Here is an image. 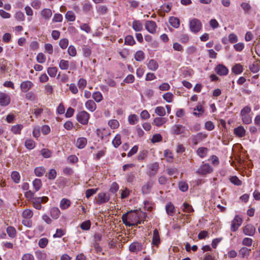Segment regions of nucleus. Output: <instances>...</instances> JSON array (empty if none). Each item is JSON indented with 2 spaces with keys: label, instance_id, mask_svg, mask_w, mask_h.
I'll use <instances>...</instances> for the list:
<instances>
[{
  "label": "nucleus",
  "instance_id": "a19ab883",
  "mask_svg": "<svg viewBox=\"0 0 260 260\" xmlns=\"http://www.w3.org/2000/svg\"><path fill=\"white\" fill-rule=\"evenodd\" d=\"M33 186L35 190V192L38 191L42 186V182L40 179H36L34 180Z\"/></svg>",
  "mask_w": 260,
  "mask_h": 260
},
{
  "label": "nucleus",
  "instance_id": "4468645a",
  "mask_svg": "<svg viewBox=\"0 0 260 260\" xmlns=\"http://www.w3.org/2000/svg\"><path fill=\"white\" fill-rule=\"evenodd\" d=\"M215 71L220 76H224L228 74L229 70L226 67L222 64H218L215 68Z\"/></svg>",
  "mask_w": 260,
  "mask_h": 260
},
{
  "label": "nucleus",
  "instance_id": "bb28decb",
  "mask_svg": "<svg viewBox=\"0 0 260 260\" xmlns=\"http://www.w3.org/2000/svg\"><path fill=\"white\" fill-rule=\"evenodd\" d=\"M71 205V202L67 199H62L60 203V208L62 210L68 209Z\"/></svg>",
  "mask_w": 260,
  "mask_h": 260
},
{
  "label": "nucleus",
  "instance_id": "6ab92c4d",
  "mask_svg": "<svg viewBox=\"0 0 260 260\" xmlns=\"http://www.w3.org/2000/svg\"><path fill=\"white\" fill-rule=\"evenodd\" d=\"M142 245L138 242H133L129 247V250L131 252H137L142 249Z\"/></svg>",
  "mask_w": 260,
  "mask_h": 260
},
{
  "label": "nucleus",
  "instance_id": "ea45409f",
  "mask_svg": "<svg viewBox=\"0 0 260 260\" xmlns=\"http://www.w3.org/2000/svg\"><path fill=\"white\" fill-rule=\"evenodd\" d=\"M121 144V136L119 134H117L113 140L112 144L114 147L117 148Z\"/></svg>",
  "mask_w": 260,
  "mask_h": 260
},
{
  "label": "nucleus",
  "instance_id": "5701e85b",
  "mask_svg": "<svg viewBox=\"0 0 260 260\" xmlns=\"http://www.w3.org/2000/svg\"><path fill=\"white\" fill-rule=\"evenodd\" d=\"M148 68L151 71H155L158 68L157 62L154 59H150L147 64Z\"/></svg>",
  "mask_w": 260,
  "mask_h": 260
},
{
  "label": "nucleus",
  "instance_id": "39448f33",
  "mask_svg": "<svg viewBox=\"0 0 260 260\" xmlns=\"http://www.w3.org/2000/svg\"><path fill=\"white\" fill-rule=\"evenodd\" d=\"M89 118V114L85 111H82L77 115V119L79 122L82 124H86L88 123Z\"/></svg>",
  "mask_w": 260,
  "mask_h": 260
},
{
  "label": "nucleus",
  "instance_id": "aec40b11",
  "mask_svg": "<svg viewBox=\"0 0 260 260\" xmlns=\"http://www.w3.org/2000/svg\"><path fill=\"white\" fill-rule=\"evenodd\" d=\"M160 243V238L158 231L157 229L153 231L152 244L154 246H158Z\"/></svg>",
  "mask_w": 260,
  "mask_h": 260
},
{
  "label": "nucleus",
  "instance_id": "c9c22d12",
  "mask_svg": "<svg viewBox=\"0 0 260 260\" xmlns=\"http://www.w3.org/2000/svg\"><path fill=\"white\" fill-rule=\"evenodd\" d=\"M135 58L138 61H143L145 58L144 53L141 50L138 51L135 54Z\"/></svg>",
  "mask_w": 260,
  "mask_h": 260
},
{
  "label": "nucleus",
  "instance_id": "20e7f679",
  "mask_svg": "<svg viewBox=\"0 0 260 260\" xmlns=\"http://www.w3.org/2000/svg\"><path fill=\"white\" fill-rule=\"evenodd\" d=\"M201 22L197 18H193L189 22V28L192 32H198L202 28Z\"/></svg>",
  "mask_w": 260,
  "mask_h": 260
},
{
  "label": "nucleus",
  "instance_id": "393cba45",
  "mask_svg": "<svg viewBox=\"0 0 260 260\" xmlns=\"http://www.w3.org/2000/svg\"><path fill=\"white\" fill-rule=\"evenodd\" d=\"M85 107L91 112H93L96 109V104L91 100H89L86 102Z\"/></svg>",
  "mask_w": 260,
  "mask_h": 260
},
{
  "label": "nucleus",
  "instance_id": "6e6d98bb",
  "mask_svg": "<svg viewBox=\"0 0 260 260\" xmlns=\"http://www.w3.org/2000/svg\"><path fill=\"white\" fill-rule=\"evenodd\" d=\"M11 178L15 183H18L20 181V176L18 172L14 171L12 173Z\"/></svg>",
  "mask_w": 260,
  "mask_h": 260
},
{
  "label": "nucleus",
  "instance_id": "72a5a7b5",
  "mask_svg": "<svg viewBox=\"0 0 260 260\" xmlns=\"http://www.w3.org/2000/svg\"><path fill=\"white\" fill-rule=\"evenodd\" d=\"M133 28L136 31H140L143 29V24L140 21H134L133 22Z\"/></svg>",
  "mask_w": 260,
  "mask_h": 260
},
{
  "label": "nucleus",
  "instance_id": "7ed1b4c3",
  "mask_svg": "<svg viewBox=\"0 0 260 260\" xmlns=\"http://www.w3.org/2000/svg\"><path fill=\"white\" fill-rule=\"evenodd\" d=\"M213 168L207 163L203 164L200 166L196 173L200 175L205 176L213 172Z\"/></svg>",
  "mask_w": 260,
  "mask_h": 260
},
{
  "label": "nucleus",
  "instance_id": "6e6552de",
  "mask_svg": "<svg viewBox=\"0 0 260 260\" xmlns=\"http://www.w3.org/2000/svg\"><path fill=\"white\" fill-rule=\"evenodd\" d=\"M146 30L151 34H154L156 32L157 25L153 21H146L145 24Z\"/></svg>",
  "mask_w": 260,
  "mask_h": 260
},
{
  "label": "nucleus",
  "instance_id": "5fc2aeb1",
  "mask_svg": "<svg viewBox=\"0 0 260 260\" xmlns=\"http://www.w3.org/2000/svg\"><path fill=\"white\" fill-rule=\"evenodd\" d=\"M108 125L111 128L115 129L118 127L119 126V123L117 120L113 119L108 122Z\"/></svg>",
  "mask_w": 260,
  "mask_h": 260
},
{
  "label": "nucleus",
  "instance_id": "3c124183",
  "mask_svg": "<svg viewBox=\"0 0 260 260\" xmlns=\"http://www.w3.org/2000/svg\"><path fill=\"white\" fill-rule=\"evenodd\" d=\"M33 215V212L31 210L26 209L24 210L22 213V216L26 219L30 218Z\"/></svg>",
  "mask_w": 260,
  "mask_h": 260
},
{
  "label": "nucleus",
  "instance_id": "de8ad7c7",
  "mask_svg": "<svg viewBox=\"0 0 260 260\" xmlns=\"http://www.w3.org/2000/svg\"><path fill=\"white\" fill-rule=\"evenodd\" d=\"M155 113L159 116H164L166 114V111L164 107L159 106L155 108Z\"/></svg>",
  "mask_w": 260,
  "mask_h": 260
},
{
  "label": "nucleus",
  "instance_id": "8fccbe9b",
  "mask_svg": "<svg viewBox=\"0 0 260 260\" xmlns=\"http://www.w3.org/2000/svg\"><path fill=\"white\" fill-rule=\"evenodd\" d=\"M66 18L70 21H74L75 20L76 16L73 11H68L66 15Z\"/></svg>",
  "mask_w": 260,
  "mask_h": 260
},
{
  "label": "nucleus",
  "instance_id": "49530a36",
  "mask_svg": "<svg viewBox=\"0 0 260 260\" xmlns=\"http://www.w3.org/2000/svg\"><path fill=\"white\" fill-rule=\"evenodd\" d=\"M128 121L130 124L134 125L138 121V117L135 114H132L128 116Z\"/></svg>",
  "mask_w": 260,
  "mask_h": 260
},
{
  "label": "nucleus",
  "instance_id": "774afa93",
  "mask_svg": "<svg viewBox=\"0 0 260 260\" xmlns=\"http://www.w3.org/2000/svg\"><path fill=\"white\" fill-rule=\"evenodd\" d=\"M31 6L34 9L38 10L41 7V2L40 0H34L31 3Z\"/></svg>",
  "mask_w": 260,
  "mask_h": 260
},
{
  "label": "nucleus",
  "instance_id": "c03bdc74",
  "mask_svg": "<svg viewBox=\"0 0 260 260\" xmlns=\"http://www.w3.org/2000/svg\"><path fill=\"white\" fill-rule=\"evenodd\" d=\"M45 173V169L43 167H37L35 169V173L38 177L42 176Z\"/></svg>",
  "mask_w": 260,
  "mask_h": 260
},
{
  "label": "nucleus",
  "instance_id": "9d476101",
  "mask_svg": "<svg viewBox=\"0 0 260 260\" xmlns=\"http://www.w3.org/2000/svg\"><path fill=\"white\" fill-rule=\"evenodd\" d=\"M11 101L10 96L6 93L0 92V106H7Z\"/></svg>",
  "mask_w": 260,
  "mask_h": 260
},
{
  "label": "nucleus",
  "instance_id": "f704fd0d",
  "mask_svg": "<svg viewBox=\"0 0 260 260\" xmlns=\"http://www.w3.org/2000/svg\"><path fill=\"white\" fill-rule=\"evenodd\" d=\"M36 146L35 141L30 139H28L25 140V146L28 149H32Z\"/></svg>",
  "mask_w": 260,
  "mask_h": 260
},
{
  "label": "nucleus",
  "instance_id": "ddd939ff",
  "mask_svg": "<svg viewBox=\"0 0 260 260\" xmlns=\"http://www.w3.org/2000/svg\"><path fill=\"white\" fill-rule=\"evenodd\" d=\"M34 86V84L31 81H25L22 82L20 84V89L23 92H27Z\"/></svg>",
  "mask_w": 260,
  "mask_h": 260
},
{
  "label": "nucleus",
  "instance_id": "2eb2a0df",
  "mask_svg": "<svg viewBox=\"0 0 260 260\" xmlns=\"http://www.w3.org/2000/svg\"><path fill=\"white\" fill-rule=\"evenodd\" d=\"M185 130V127L180 125L176 124L172 127V133L176 135H180L184 132Z\"/></svg>",
  "mask_w": 260,
  "mask_h": 260
},
{
  "label": "nucleus",
  "instance_id": "a878e982",
  "mask_svg": "<svg viewBox=\"0 0 260 260\" xmlns=\"http://www.w3.org/2000/svg\"><path fill=\"white\" fill-rule=\"evenodd\" d=\"M153 183L151 181L147 182L145 185L142 187V191L143 193L147 194L149 193L151 187L152 186Z\"/></svg>",
  "mask_w": 260,
  "mask_h": 260
},
{
  "label": "nucleus",
  "instance_id": "f3484780",
  "mask_svg": "<svg viewBox=\"0 0 260 260\" xmlns=\"http://www.w3.org/2000/svg\"><path fill=\"white\" fill-rule=\"evenodd\" d=\"M42 17L46 20H48L52 15V12L51 9L48 8L43 9L40 13Z\"/></svg>",
  "mask_w": 260,
  "mask_h": 260
},
{
  "label": "nucleus",
  "instance_id": "052dcab7",
  "mask_svg": "<svg viewBox=\"0 0 260 260\" xmlns=\"http://www.w3.org/2000/svg\"><path fill=\"white\" fill-rule=\"evenodd\" d=\"M69 41L66 38L61 39L59 43V46L62 49H66L67 47Z\"/></svg>",
  "mask_w": 260,
  "mask_h": 260
},
{
  "label": "nucleus",
  "instance_id": "f03ea898",
  "mask_svg": "<svg viewBox=\"0 0 260 260\" xmlns=\"http://www.w3.org/2000/svg\"><path fill=\"white\" fill-rule=\"evenodd\" d=\"M251 111L250 107L245 106L240 111V116L243 123L245 124H249L252 122V117L250 115Z\"/></svg>",
  "mask_w": 260,
  "mask_h": 260
},
{
  "label": "nucleus",
  "instance_id": "864d4df0",
  "mask_svg": "<svg viewBox=\"0 0 260 260\" xmlns=\"http://www.w3.org/2000/svg\"><path fill=\"white\" fill-rule=\"evenodd\" d=\"M57 72L56 67H50L47 69V73L51 77H54Z\"/></svg>",
  "mask_w": 260,
  "mask_h": 260
},
{
  "label": "nucleus",
  "instance_id": "a211bd4d",
  "mask_svg": "<svg viewBox=\"0 0 260 260\" xmlns=\"http://www.w3.org/2000/svg\"><path fill=\"white\" fill-rule=\"evenodd\" d=\"M255 232V228L251 224L246 225L243 229V233L248 236H253Z\"/></svg>",
  "mask_w": 260,
  "mask_h": 260
},
{
  "label": "nucleus",
  "instance_id": "4be33fe9",
  "mask_svg": "<svg viewBox=\"0 0 260 260\" xmlns=\"http://www.w3.org/2000/svg\"><path fill=\"white\" fill-rule=\"evenodd\" d=\"M87 144V139L85 138L81 137L77 140L76 146L79 149H82L85 147Z\"/></svg>",
  "mask_w": 260,
  "mask_h": 260
},
{
  "label": "nucleus",
  "instance_id": "1a4fd4ad",
  "mask_svg": "<svg viewBox=\"0 0 260 260\" xmlns=\"http://www.w3.org/2000/svg\"><path fill=\"white\" fill-rule=\"evenodd\" d=\"M159 168L158 162H154L148 166V175L150 176H154L157 172Z\"/></svg>",
  "mask_w": 260,
  "mask_h": 260
},
{
  "label": "nucleus",
  "instance_id": "0eeeda50",
  "mask_svg": "<svg viewBox=\"0 0 260 260\" xmlns=\"http://www.w3.org/2000/svg\"><path fill=\"white\" fill-rule=\"evenodd\" d=\"M48 200V198L47 197H39L34 198L33 203V206L35 208L40 210L42 208L41 203H46Z\"/></svg>",
  "mask_w": 260,
  "mask_h": 260
},
{
  "label": "nucleus",
  "instance_id": "cd10ccee",
  "mask_svg": "<svg viewBox=\"0 0 260 260\" xmlns=\"http://www.w3.org/2000/svg\"><path fill=\"white\" fill-rule=\"evenodd\" d=\"M232 70L235 74L239 75L243 72V67L240 63H237L232 68Z\"/></svg>",
  "mask_w": 260,
  "mask_h": 260
},
{
  "label": "nucleus",
  "instance_id": "f8f14e48",
  "mask_svg": "<svg viewBox=\"0 0 260 260\" xmlns=\"http://www.w3.org/2000/svg\"><path fill=\"white\" fill-rule=\"evenodd\" d=\"M110 199V196L108 193L105 192H101L98 194V198L96 203L101 205L107 202Z\"/></svg>",
  "mask_w": 260,
  "mask_h": 260
},
{
  "label": "nucleus",
  "instance_id": "bf43d9fd",
  "mask_svg": "<svg viewBox=\"0 0 260 260\" xmlns=\"http://www.w3.org/2000/svg\"><path fill=\"white\" fill-rule=\"evenodd\" d=\"M48 240L47 238H43L39 240L38 245L41 248H45L48 244Z\"/></svg>",
  "mask_w": 260,
  "mask_h": 260
},
{
  "label": "nucleus",
  "instance_id": "09e8293b",
  "mask_svg": "<svg viewBox=\"0 0 260 260\" xmlns=\"http://www.w3.org/2000/svg\"><path fill=\"white\" fill-rule=\"evenodd\" d=\"M59 67L61 70H67L69 67V62L68 60L61 59L59 63Z\"/></svg>",
  "mask_w": 260,
  "mask_h": 260
},
{
  "label": "nucleus",
  "instance_id": "4c0bfd02",
  "mask_svg": "<svg viewBox=\"0 0 260 260\" xmlns=\"http://www.w3.org/2000/svg\"><path fill=\"white\" fill-rule=\"evenodd\" d=\"M7 233L8 236L12 238H15L16 235V231L15 229L11 226H8L7 228Z\"/></svg>",
  "mask_w": 260,
  "mask_h": 260
},
{
  "label": "nucleus",
  "instance_id": "c756f323",
  "mask_svg": "<svg viewBox=\"0 0 260 260\" xmlns=\"http://www.w3.org/2000/svg\"><path fill=\"white\" fill-rule=\"evenodd\" d=\"M208 149L206 147H200L197 151V154L201 158L205 157L208 152Z\"/></svg>",
  "mask_w": 260,
  "mask_h": 260
},
{
  "label": "nucleus",
  "instance_id": "2f4dec72",
  "mask_svg": "<svg viewBox=\"0 0 260 260\" xmlns=\"http://www.w3.org/2000/svg\"><path fill=\"white\" fill-rule=\"evenodd\" d=\"M50 214L53 218L57 219L60 216V212L58 208L54 207L51 209Z\"/></svg>",
  "mask_w": 260,
  "mask_h": 260
},
{
  "label": "nucleus",
  "instance_id": "58836bf2",
  "mask_svg": "<svg viewBox=\"0 0 260 260\" xmlns=\"http://www.w3.org/2000/svg\"><path fill=\"white\" fill-rule=\"evenodd\" d=\"M83 10L85 13H88L92 10V6L89 2H85L82 6Z\"/></svg>",
  "mask_w": 260,
  "mask_h": 260
},
{
  "label": "nucleus",
  "instance_id": "c85d7f7f",
  "mask_svg": "<svg viewBox=\"0 0 260 260\" xmlns=\"http://www.w3.org/2000/svg\"><path fill=\"white\" fill-rule=\"evenodd\" d=\"M166 210L169 215L172 216L175 213V207L171 202H169L166 205Z\"/></svg>",
  "mask_w": 260,
  "mask_h": 260
},
{
  "label": "nucleus",
  "instance_id": "338daca9",
  "mask_svg": "<svg viewBox=\"0 0 260 260\" xmlns=\"http://www.w3.org/2000/svg\"><path fill=\"white\" fill-rule=\"evenodd\" d=\"M230 180L233 184L236 185H240L242 184L241 181L236 176L231 177Z\"/></svg>",
  "mask_w": 260,
  "mask_h": 260
},
{
  "label": "nucleus",
  "instance_id": "69168bd1",
  "mask_svg": "<svg viewBox=\"0 0 260 260\" xmlns=\"http://www.w3.org/2000/svg\"><path fill=\"white\" fill-rule=\"evenodd\" d=\"M37 61L40 63H43L46 61V57L42 53H39L37 56Z\"/></svg>",
  "mask_w": 260,
  "mask_h": 260
},
{
  "label": "nucleus",
  "instance_id": "603ef678",
  "mask_svg": "<svg viewBox=\"0 0 260 260\" xmlns=\"http://www.w3.org/2000/svg\"><path fill=\"white\" fill-rule=\"evenodd\" d=\"M125 44L132 46L135 44V41L132 36H127L125 38Z\"/></svg>",
  "mask_w": 260,
  "mask_h": 260
},
{
  "label": "nucleus",
  "instance_id": "680f3d73",
  "mask_svg": "<svg viewBox=\"0 0 260 260\" xmlns=\"http://www.w3.org/2000/svg\"><path fill=\"white\" fill-rule=\"evenodd\" d=\"M41 154L45 158H49L52 155V152L50 150L44 148L41 150Z\"/></svg>",
  "mask_w": 260,
  "mask_h": 260
},
{
  "label": "nucleus",
  "instance_id": "0e129e2a",
  "mask_svg": "<svg viewBox=\"0 0 260 260\" xmlns=\"http://www.w3.org/2000/svg\"><path fill=\"white\" fill-rule=\"evenodd\" d=\"M183 210L184 212L187 213H191L193 212V209L192 208V206L186 203H183Z\"/></svg>",
  "mask_w": 260,
  "mask_h": 260
},
{
  "label": "nucleus",
  "instance_id": "e2e57ef3",
  "mask_svg": "<svg viewBox=\"0 0 260 260\" xmlns=\"http://www.w3.org/2000/svg\"><path fill=\"white\" fill-rule=\"evenodd\" d=\"M63 17L61 14L56 13L54 15L52 19L53 22H61L62 21Z\"/></svg>",
  "mask_w": 260,
  "mask_h": 260
},
{
  "label": "nucleus",
  "instance_id": "a18cd8bd",
  "mask_svg": "<svg viewBox=\"0 0 260 260\" xmlns=\"http://www.w3.org/2000/svg\"><path fill=\"white\" fill-rule=\"evenodd\" d=\"M197 110L199 113L196 112H194L193 113V115L198 116H200L201 114H202L204 112V110L201 104H198L196 108H194V111Z\"/></svg>",
  "mask_w": 260,
  "mask_h": 260
},
{
  "label": "nucleus",
  "instance_id": "f257e3e1",
  "mask_svg": "<svg viewBox=\"0 0 260 260\" xmlns=\"http://www.w3.org/2000/svg\"><path fill=\"white\" fill-rule=\"evenodd\" d=\"M128 213L124 214L122 216V220L123 223L127 226H137L138 224H141L142 221L138 220L137 222H134V220H137L138 216L136 213L132 214L127 215Z\"/></svg>",
  "mask_w": 260,
  "mask_h": 260
},
{
  "label": "nucleus",
  "instance_id": "4d7b16f0",
  "mask_svg": "<svg viewBox=\"0 0 260 260\" xmlns=\"http://www.w3.org/2000/svg\"><path fill=\"white\" fill-rule=\"evenodd\" d=\"M90 226H91V223L89 220H86L85 221H84L80 224V228L83 230H89Z\"/></svg>",
  "mask_w": 260,
  "mask_h": 260
},
{
  "label": "nucleus",
  "instance_id": "423d86ee",
  "mask_svg": "<svg viewBox=\"0 0 260 260\" xmlns=\"http://www.w3.org/2000/svg\"><path fill=\"white\" fill-rule=\"evenodd\" d=\"M243 220L239 215H236L232 221L231 230L232 232H236L241 225Z\"/></svg>",
  "mask_w": 260,
  "mask_h": 260
},
{
  "label": "nucleus",
  "instance_id": "7c9ffc66",
  "mask_svg": "<svg viewBox=\"0 0 260 260\" xmlns=\"http://www.w3.org/2000/svg\"><path fill=\"white\" fill-rule=\"evenodd\" d=\"M250 249H248L247 247H243L239 250V255L242 257H248L249 255Z\"/></svg>",
  "mask_w": 260,
  "mask_h": 260
},
{
  "label": "nucleus",
  "instance_id": "e433bc0d",
  "mask_svg": "<svg viewBox=\"0 0 260 260\" xmlns=\"http://www.w3.org/2000/svg\"><path fill=\"white\" fill-rule=\"evenodd\" d=\"M241 7L242 8L245 13L249 14L250 13L251 10V6L250 5L249 3H242L241 4Z\"/></svg>",
  "mask_w": 260,
  "mask_h": 260
},
{
  "label": "nucleus",
  "instance_id": "37998d69",
  "mask_svg": "<svg viewBox=\"0 0 260 260\" xmlns=\"http://www.w3.org/2000/svg\"><path fill=\"white\" fill-rule=\"evenodd\" d=\"M92 96L94 101L98 103L100 102L103 100V95L99 91H96L93 93Z\"/></svg>",
  "mask_w": 260,
  "mask_h": 260
},
{
  "label": "nucleus",
  "instance_id": "473e14b6",
  "mask_svg": "<svg viewBox=\"0 0 260 260\" xmlns=\"http://www.w3.org/2000/svg\"><path fill=\"white\" fill-rule=\"evenodd\" d=\"M23 127V126L22 124H16L12 126L11 130L14 134H20Z\"/></svg>",
  "mask_w": 260,
  "mask_h": 260
},
{
  "label": "nucleus",
  "instance_id": "9b49d317",
  "mask_svg": "<svg viewBox=\"0 0 260 260\" xmlns=\"http://www.w3.org/2000/svg\"><path fill=\"white\" fill-rule=\"evenodd\" d=\"M207 135L203 133H199L195 135H193L191 140L194 145H196L200 142L202 141L207 137Z\"/></svg>",
  "mask_w": 260,
  "mask_h": 260
},
{
  "label": "nucleus",
  "instance_id": "b1692460",
  "mask_svg": "<svg viewBox=\"0 0 260 260\" xmlns=\"http://www.w3.org/2000/svg\"><path fill=\"white\" fill-rule=\"evenodd\" d=\"M169 23L173 27L177 28L180 25V20L179 18L175 17H171L169 19Z\"/></svg>",
  "mask_w": 260,
  "mask_h": 260
},
{
  "label": "nucleus",
  "instance_id": "412c9836",
  "mask_svg": "<svg viewBox=\"0 0 260 260\" xmlns=\"http://www.w3.org/2000/svg\"><path fill=\"white\" fill-rule=\"evenodd\" d=\"M167 121V119L164 117H156L154 119L152 124L156 126L160 127Z\"/></svg>",
  "mask_w": 260,
  "mask_h": 260
},
{
  "label": "nucleus",
  "instance_id": "79ce46f5",
  "mask_svg": "<svg viewBox=\"0 0 260 260\" xmlns=\"http://www.w3.org/2000/svg\"><path fill=\"white\" fill-rule=\"evenodd\" d=\"M36 255L38 260H46L47 258V254L41 251H37Z\"/></svg>",
  "mask_w": 260,
  "mask_h": 260
},
{
  "label": "nucleus",
  "instance_id": "13d9d810",
  "mask_svg": "<svg viewBox=\"0 0 260 260\" xmlns=\"http://www.w3.org/2000/svg\"><path fill=\"white\" fill-rule=\"evenodd\" d=\"M163 99L168 103H171L172 101L173 95L171 92H167L163 95Z\"/></svg>",
  "mask_w": 260,
  "mask_h": 260
},
{
  "label": "nucleus",
  "instance_id": "dca6fc26",
  "mask_svg": "<svg viewBox=\"0 0 260 260\" xmlns=\"http://www.w3.org/2000/svg\"><path fill=\"white\" fill-rule=\"evenodd\" d=\"M234 134L239 138H242L245 136L246 130L243 126H239L234 129Z\"/></svg>",
  "mask_w": 260,
  "mask_h": 260
}]
</instances>
